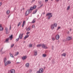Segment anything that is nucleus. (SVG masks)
<instances>
[{
	"instance_id": "47",
	"label": "nucleus",
	"mask_w": 73,
	"mask_h": 73,
	"mask_svg": "<svg viewBox=\"0 0 73 73\" xmlns=\"http://www.w3.org/2000/svg\"><path fill=\"white\" fill-rule=\"evenodd\" d=\"M2 5V3L0 2V6H1Z\"/></svg>"
},
{
	"instance_id": "50",
	"label": "nucleus",
	"mask_w": 73,
	"mask_h": 73,
	"mask_svg": "<svg viewBox=\"0 0 73 73\" xmlns=\"http://www.w3.org/2000/svg\"><path fill=\"white\" fill-rule=\"evenodd\" d=\"M11 16V15H9L8 17V18H9V17H10Z\"/></svg>"
},
{
	"instance_id": "7",
	"label": "nucleus",
	"mask_w": 73,
	"mask_h": 73,
	"mask_svg": "<svg viewBox=\"0 0 73 73\" xmlns=\"http://www.w3.org/2000/svg\"><path fill=\"white\" fill-rule=\"evenodd\" d=\"M55 38L56 40H58V39L60 38V36H59V35H56L55 36Z\"/></svg>"
},
{
	"instance_id": "23",
	"label": "nucleus",
	"mask_w": 73,
	"mask_h": 73,
	"mask_svg": "<svg viewBox=\"0 0 73 73\" xmlns=\"http://www.w3.org/2000/svg\"><path fill=\"white\" fill-rule=\"evenodd\" d=\"M29 37V35H25V36L24 39V40H26V39L27 38H28Z\"/></svg>"
},
{
	"instance_id": "25",
	"label": "nucleus",
	"mask_w": 73,
	"mask_h": 73,
	"mask_svg": "<svg viewBox=\"0 0 73 73\" xmlns=\"http://www.w3.org/2000/svg\"><path fill=\"white\" fill-rule=\"evenodd\" d=\"M37 47H38V48H39V47H40V46H41V44H38L36 46Z\"/></svg>"
},
{
	"instance_id": "6",
	"label": "nucleus",
	"mask_w": 73,
	"mask_h": 73,
	"mask_svg": "<svg viewBox=\"0 0 73 73\" xmlns=\"http://www.w3.org/2000/svg\"><path fill=\"white\" fill-rule=\"evenodd\" d=\"M10 73H15V70L14 69H12L10 70Z\"/></svg>"
},
{
	"instance_id": "20",
	"label": "nucleus",
	"mask_w": 73,
	"mask_h": 73,
	"mask_svg": "<svg viewBox=\"0 0 73 73\" xmlns=\"http://www.w3.org/2000/svg\"><path fill=\"white\" fill-rule=\"evenodd\" d=\"M7 58H5L3 59V61L5 64V63H6V61H7Z\"/></svg>"
},
{
	"instance_id": "58",
	"label": "nucleus",
	"mask_w": 73,
	"mask_h": 73,
	"mask_svg": "<svg viewBox=\"0 0 73 73\" xmlns=\"http://www.w3.org/2000/svg\"><path fill=\"white\" fill-rule=\"evenodd\" d=\"M3 53L2 52V54H3Z\"/></svg>"
},
{
	"instance_id": "24",
	"label": "nucleus",
	"mask_w": 73,
	"mask_h": 73,
	"mask_svg": "<svg viewBox=\"0 0 73 73\" xmlns=\"http://www.w3.org/2000/svg\"><path fill=\"white\" fill-rule=\"evenodd\" d=\"M26 30L27 31H30V30H31V27L30 26Z\"/></svg>"
},
{
	"instance_id": "31",
	"label": "nucleus",
	"mask_w": 73,
	"mask_h": 73,
	"mask_svg": "<svg viewBox=\"0 0 73 73\" xmlns=\"http://www.w3.org/2000/svg\"><path fill=\"white\" fill-rule=\"evenodd\" d=\"M54 27H57V24L56 23H55L54 24Z\"/></svg>"
},
{
	"instance_id": "57",
	"label": "nucleus",
	"mask_w": 73,
	"mask_h": 73,
	"mask_svg": "<svg viewBox=\"0 0 73 73\" xmlns=\"http://www.w3.org/2000/svg\"><path fill=\"white\" fill-rule=\"evenodd\" d=\"M53 0H51V1H53Z\"/></svg>"
},
{
	"instance_id": "14",
	"label": "nucleus",
	"mask_w": 73,
	"mask_h": 73,
	"mask_svg": "<svg viewBox=\"0 0 73 73\" xmlns=\"http://www.w3.org/2000/svg\"><path fill=\"white\" fill-rule=\"evenodd\" d=\"M8 38V39H9V38H10V40H12V39L13 38V35H11Z\"/></svg>"
},
{
	"instance_id": "2",
	"label": "nucleus",
	"mask_w": 73,
	"mask_h": 73,
	"mask_svg": "<svg viewBox=\"0 0 73 73\" xmlns=\"http://www.w3.org/2000/svg\"><path fill=\"white\" fill-rule=\"evenodd\" d=\"M5 30L6 31L5 33L7 35H8L9 33V29L7 27H5Z\"/></svg>"
},
{
	"instance_id": "36",
	"label": "nucleus",
	"mask_w": 73,
	"mask_h": 73,
	"mask_svg": "<svg viewBox=\"0 0 73 73\" xmlns=\"http://www.w3.org/2000/svg\"><path fill=\"white\" fill-rule=\"evenodd\" d=\"M21 25V23L20 22H19L18 23V27H19L20 25Z\"/></svg>"
},
{
	"instance_id": "1",
	"label": "nucleus",
	"mask_w": 73,
	"mask_h": 73,
	"mask_svg": "<svg viewBox=\"0 0 73 73\" xmlns=\"http://www.w3.org/2000/svg\"><path fill=\"white\" fill-rule=\"evenodd\" d=\"M52 15V14L51 13H48L46 15V16H48V20H49V19H50V17H52V15Z\"/></svg>"
},
{
	"instance_id": "63",
	"label": "nucleus",
	"mask_w": 73,
	"mask_h": 73,
	"mask_svg": "<svg viewBox=\"0 0 73 73\" xmlns=\"http://www.w3.org/2000/svg\"><path fill=\"white\" fill-rule=\"evenodd\" d=\"M63 51H64V50H63Z\"/></svg>"
},
{
	"instance_id": "43",
	"label": "nucleus",
	"mask_w": 73,
	"mask_h": 73,
	"mask_svg": "<svg viewBox=\"0 0 73 73\" xmlns=\"http://www.w3.org/2000/svg\"><path fill=\"white\" fill-rule=\"evenodd\" d=\"M35 1V0H32V1H31V3H32L33 2H34V1Z\"/></svg>"
},
{
	"instance_id": "42",
	"label": "nucleus",
	"mask_w": 73,
	"mask_h": 73,
	"mask_svg": "<svg viewBox=\"0 0 73 73\" xmlns=\"http://www.w3.org/2000/svg\"><path fill=\"white\" fill-rule=\"evenodd\" d=\"M3 48H2L1 50V52L3 51Z\"/></svg>"
},
{
	"instance_id": "40",
	"label": "nucleus",
	"mask_w": 73,
	"mask_h": 73,
	"mask_svg": "<svg viewBox=\"0 0 73 73\" xmlns=\"http://www.w3.org/2000/svg\"><path fill=\"white\" fill-rule=\"evenodd\" d=\"M25 21H23V24L25 25Z\"/></svg>"
},
{
	"instance_id": "18",
	"label": "nucleus",
	"mask_w": 73,
	"mask_h": 73,
	"mask_svg": "<svg viewBox=\"0 0 73 73\" xmlns=\"http://www.w3.org/2000/svg\"><path fill=\"white\" fill-rule=\"evenodd\" d=\"M3 27H2V26H1V24L0 25V31H3Z\"/></svg>"
},
{
	"instance_id": "21",
	"label": "nucleus",
	"mask_w": 73,
	"mask_h": 73,
	"mask_svg": "<svg viewBox=\"0 0 73 73\" xmlns=\"http://www.w3.org/2000/svg\"><path fill=\"white\" fill-rule=\"evenodd\" d=\"M9 13H10V11L9 10H7L6 11V14L7 15H9Z\"/></svg>"
},
{
	"instance_id": "49",
	"label": "nucleus",
	"mask_w": 73,
	"mask_h": 73,
	"mask_svg": "<svg viewBox=\"0 0 73 73\" xmlns=\"http://www.w3.org/2000/svg\"><path fill=\"white\" fill-rule=\"evenodd\" d=\"M11 26L10 25V29H9V30H11Z\"/></svg>"
},
{
	"instance_id": "53",
	"label": "nucleus",
	"mask_w": 73,
	"mask_h": 73,
	"mask_svg": "<svg viewBox=\"0 0 73 73\" xmlns=\"http://www.w3.org/2000/svg\"><path fill=\"white\" fill-rule=\"evenodd\" d=\"M16 64H20V62H17L16 63Z\"/></svg>"
},
{
	"instance_id": "59",
	"label": "nucleus",
	"mask_w": 73,
	"mask_h": 73,
	"mask_svg": "<svg viewBox=\"0 0 73 73\" xmlns=\"http://www.w3.org/2000/svg\"><path fill=\"white\" fill-rule=\"evenodd\" d=\"M31 72H32V70H31Z\"/></svg>"
},
{
	"instance_id": "56",
	"label": "nucleus",
	"mask_w": 73,
	"mask_h": 73,
	"mask_svg": "<svg viewBox=\"0 0 73 73\" xmlns=\"http://www.w3.org/2000/svg\"><path fill=\"white\" fill-rule=\"evenodd\" d=\"M15 9V10H16V8H15V9Z\"/></svg>"
},
{
	"instance_id": "16",
	"label": "nucleus",
	"mask_w": 73,
	"mask_h": 73,
	"mask_svg": "<svg viewBox=\"0 0 73 73\" xmlns=\"http://www.w3.org/2000/svg\"><path fill=\"white\" fill-rule=\"evenodd\" d=\"M25 66L27 68H29V63H27L26 64Z\"/></svg>"
},
{
	"instance_id": "10",
	"label": "nucleus",
	"mask_w": 73,
	"mask_h": 73,
	"mask_svg": "<svg viewBox=\"0 0 73 73\" xmlns=\"http://www.w3.org/2000/svg\"><path fill=\"white\" fill-rule=\"evenodd\" d=\"M39 71L40 73H43L44 72V69L41 68L39 69Z\"/></svg>"
},
{
	"instance_id": "33",
	"label": "nucleus",
	"mask_w": 73,
	"mask_h": 73,
	"mask_svg": "<svg viewBox=\"0 0 73 73\" xmlns=\"http://www.w3.org/2000/svg\"><path fill=\"white\" fill-rule=\"evenodd\" d=\"M29 46L30 47V48H31V47H32V44H29Z\"/></svg>"
},
{
	"instance_id": "62",
	"label": "nucleus",
	"mask_w": 73,
	"mask_h": 73,
	"mask_svg": "<svg viewBox=\"0 0 73 73\" xmlns=\"http://www.w3.org/2000/svg\"><path fill=\"white\" fill-rule=\"evenodd\" d=\"M68 33H69V31L68 32Z\"/></svg>"
},
{
	"instance_id": "61",
	"label": "nucleus",
	"mask_w": 73,
	"mask_h": 73,
	"mask_svg": "<svg viewBox=\"0 0 73 73\" xmlns=\"http://www.w3.org/2000/svg\"><path fill=\"white\" fill-rule=\"evenodd\" d=\"M1 64V63L0 62V65Z\"/></svg>"
},
{
	"instance_id": "9",
	"label": "nucleus",
	"mask_w": 73,
	"mask_h": 73,
	"mask_svg": "<svg viewBox=\"0 0 73 73\" xmlns=\"http://www.w3.org/2000/svg\"><path fill=\"white\" fill-rule=\"evenodd\" d=\"M66 39L67 40H72V36H68L66 38Z\"/></svg>"
},
{
	"instance_id": "3",
	"label": "nucleus",
	"mask_w": 73,
	"mask_h": 73,
	"mask_svg": "<svg viewBox=\"0 0 73 73\" xmlns=\"http://www.w3.org/2000/svg\"><path fill=\"white\" fill-rule=\"evenodd\" d=\"M41 46L43 49H48V47L47 46H45L44 44H41Z\"/></svg>"
},
{
	"instance_id": "28",
	"label": "nucleus",
	"mask_w": 73,
	"mask_h": 73,
	"mask_svg": "<svg viewBox=\"0 0 73 73\" xmlns=\"http://www.w3.org/2000/svg\"><path fill=\"white\" fill-rule=\"evenodd\" d=\"M42 56L43 57H46V54H44L42 55Z\"/></svg>"
},
{
	"instance_id": "55",
	"label": "nucleus",
	"mask_w": 73,
	"mask_h": 73,
	"mask_svg": "<svg viewBox=\"0 0 73 73\" xmlns=\"http://www.w3.org/2000/svg\"><path fill=\"white\" fill-rule=\"evenodd\" d=\"M44 69H45V67H44Z\"/></svg>"
},
{
	"instance_id": "54",
	"label": "nucleus",
	"mask_w": 73,
	"mask_h": 73,
	"mask_svg": "<svg viewBox=\"0 0 73 73\" xmlns=\"http://www.w3.org/2000/svg\"><path fill=\"white\" fill-rule=\"evenodd\" d=\"M42 5H41L40 7H42Z\"/></svg>"
},
{
	"instance_id": "46",
	"label": "nucleus",
	"mask_w": 73,
	"mask_h": 73,
	"mask_svg": "<svg viewBox=\"0 0 73 73\" xmlns=\"http://www.w3.org/2000/svg\"><path fill=\"white\" fill-rule=\"evenodd\" d=\"M48 1V0H45V2H46V3H47Z\"/></svg>"
},
{
	"instance_id": "52",
	"label": "nucleus",
	"mask_w": 73,
	"mask_h": 73,
	"mask_svg": "<svg viewBox=\"0 0 73 73\" xmlns=\"http://www.w3.org/2000/svg\"><path fill=\"white\" fill-rule=\"evenodd\" d=\"M24 25V24H23L22 26V27H24V25Z\"/></svg>"
},
{
	"instance_id": "41",
	"label": "nucleus",
	"mask_w": 73,
	"mask_h": 73,
	"mask_svg": "<svg viewBox=\"0 0 73 73\" xmlns=\"http://www.w3.org/2000/svg\"><path fill=\"white\" fill-rule=\"evenodd\" d=\"M30 33V32H28L26 34L28 35H29Z\"/></svg>"
},
{
	"instance_id": "45",
	"label": "nucleus",
	"mask_w": 73,
	"mask_h": 73,
	"mask_svg": "<svg viewBox=\"0 0 73 73\" xmlns=\"http://www.w3.org/2000/svg\"><path fill=\"white\" fill-rule=\"evenodd\" d=\"M60 28H61V27H59L58 28V29H57V30H58V29H60Z\"/></svg>"
},
{
	"instance_id": "44",
	"label": "nucleus",
	"mask_w": 73,
	"mask_h": 73,
	"mask_svg": "<svg viewBox=\"0 0 73 73\" xmlns=\"http://www.w3.org/2000/svg\"><path fill=\"white\" fill-rule=\"evenodd\" d=\"M54 47V46H52V50H53V48Z\"/></svg>"
},
{
	"instance_id": "38",
	"label": "nucleus",
	"mask_w": 73,
	"mask_h": 73,
	"mask_svg": "<svg viewBox=\"0 0 73 73\" xmlns=\"http://www.w3.org/2000/svg\"><path fill=\"white\" fill-rule=\"evenodd\" d=\"M52 40L53 41H54L55 40V38L54 37H52Z\"/></svg>"
},
{
	"instance_id": "48",
	"label": "nucleus",
	"mask_w": 73,
	"mask_h": 73,
	"mask_svg": "<svg viewBox=\"0 0 73 73\" xmlns=\"http://www.w3.org/2000/svg\"><path fill=\"white\" fill-rule=\"evenodd\" d=\"M51 59H52V58H49V60H50V61Z\"/></svg>"
},
{
	"instance_id": "15",
	"label": "nucleus",
	"mask_w": 73,
	"mask_h": 73,
	"mask_svg": "<svg viewBox=\"0 0 73 73\" xmlns=\"http://www.w3.org/2000/svg\"><path fill=\"white\" fill-rule=\"evenodd\" d=\"M27 58V56H25L22 57V59L23 60H25Z\"/></svg>"
},
{
	"instance_id": "4",
	"label": "nucleus",
	"mask_w": 73,
	"mask_h": 73,
	"mask_svg": "<svg viewBox=\"0 0 73 73\" xmlns=\"http://www.w3.org/2000/svg\"><path fill=\"white\" fill-rule=\"evenodd\" d=\"M11 63V62L9 61H7V62L5 63V66H7V65H9V64H10Z\"/></svg>"
},
{
	"instance_id": "26",
	"label": "nucleus",
	"mask_w": 73,
	"mask_h": 73,
	"mask_svg": "<svg viewBox=\"0 0 73 73\" xmlns=\"http://www.w3.org/2000/svg\"><path fill=\"white\" fill-rule=\"evenodd\" d=\"M35 22H36V19H34L32 22V23H35Z\"/></svg>"
},
{
	"instance_id": "35",
	"label": "nucleus",
	"mask_w": 73,
	"mask_h": 73,
	"mask_svg": "<svg viewBox=\"0 0 73 73\" xmlns=\"http://www.w3.org/2000/svg\"><path fill=\"white\" fill-rule=\"evenodd\" d=\"M69 9H70V6H68V7H67V10H69Z\"/></svg>"
},
{
	"instance_id": "17",
	"label": "nucleus",
	"mask_w": 73,
	"mask_h": 73,
	"mask_svg": "<svg viewBox=\"0 0 73 73\" xmlns=\"http://www.w3.org/2000/svg\"><path fill=\"white\" fill-rule=\"evenodd\" d=\"M37 11H38L37 9H36L34 11L33 13V14H35V13H36L37 12Z\"/></svg>"
},
{
	"instance_id": "60",
	"label": "nucleus",
	"mask_w": 73,
	"mask_h": 73,
	"mask_svg": "<svg viewBox=\"0 0 73 73\" xmlns=\"http://www.w3.org/2000/svg\"><path fill=\"white\" fill-rule=\"evenodd\" d=\"M23 42H25V41Z\"/></svg>"
},
{
	"instance_id": "32",
	"label": "nucleus",
	"mask_w": 73,
	"mask_h": 73,
	"mask_svg": "<svg viewBox=\"0 0 73 73\" xmlns=\"http://www.w3.org/2000/svg\"><path fill=\"white\" fill-rule=\"evenodd\" d=\"M9 41V39H7L4 42H7V41Z\"/></svg>"
},
{
	"instance_id": "34",
	"label": "nucleus",
	"mask_w": 73,
	"mask_h": 73,
	"mask_svg": "<svg viewBox=\"0 0 73 73\" xmlns=\"http://www.w3.org/2000/svg\"><path fill=\"white\" fill-rule=\"evenodd\" d=\"M14 45H15L14 44H12L11 46V48H13V46H14Z\"/></svg>"
},
{
	"instance_id": "37",
	"label": "nucleus",
	"mask_w": 73,
	"mask_h": 73,
	"mask_svg": "<svg viewBox=\"0 0 73 73\" xmlns=\"http://www.w3.org/2000/svg\"><path fill=\"white\" fill-rule=\"evenodd\" d=\"M32 28H35V25H32Z\"/></svg>"
},
{
	"instance_id": "11",
	"label": "nucleus",
	"mask_w": 73,
	"mask_h": 73,
	"mask_svg": "<svg viewBox=\"0 0 73 73\" xmlns=\"http://www.w3.org/2000/svg\"><path fill=\"white\" fill-rule=\"evenodd\" d=\"M51 29L52 30H53L54 29V26L53 24H52L51 25Z\"/></svg>"
},
{
	"instance_id": "30",
	"label": "nucleus",
	"mask_w": 73,
	"mask_h": 73,
	"mask_svg": "<svg viewBox=\"0 0 73 73\" xmlns=\"http://www.w3.org/2000/svg\"><path fill=\"white\" fill-rule=\"evenodd\" d=\"M19 54V52H17L15 54V55H14V56H17V55H18V54Z\"/></svg>"
},
{
	"instance_id": "5",
	"label": "nucleus",
	"mask_w": 73,
	"mask_h": 73,
	"mask_svg": "<svg viewBox=\"0 0 73 73\" xmlns=\"http://www.w3.org/2000/svg\"><path fill=\"white\" fill-rule=\"evenodd\" d=\"M34 56H37V51L36 50L34 51Z\"/></svg>"
},
{
	"instance_id": "12",
	"label": "nucleus",
	"mask_w": 73,
	"mask_h": 73,
	"mask_svg": "<svg viewBox=\"0 0 73 73\" xmlns=\"http://www.w3.org/2000/svg\"><path fill=\"white\" fill-rule=\"evenodd\" d=\"M20 36H21V34H20L18 38H17L16 39V42H17V41H18L19 40V39L20 38Z\"/></svg>"
},
{
	"instance_id": "39",
	"label": "nucleus",
	"mask_w": 73,
	"mask_h": 73,
	"mask_svg": "<svg viewBox=\"0 0 73 73\" xmlns=\"http://www.w3.org/2000/svg\"><path fill=\"white\" fill-rule=\"evenodd\" d=\"M36 73H41L39 70L36 72Z\"/></svg>"
},
{
	"instance_id": "22",
	"label": "nucleus",
	"mask_w": 73,
	"mask_h": 73,
	"mask_svg": "<svg viewBox=\"0 0 73 73\" xmlns=\"http://www.w3.org/2000/svg\"><path fill=\"white\" fill-rule=\"evenodd\" d=\"M66 55V53H64L62 54L61 56H64V57H65Z\"/></svg>"
},
{
	"instance_id": "51",
	"label": "nucleus",
	"mask_w": 73,
	"mask_h": 73,
	"mask_svg": "<svg viewBox=\"0 0 73 73\" xmlns=\"http://www.w3.org/2000/svg\"><path fill=\"white\" fill-rule=\"evenodd\" d=\"M70 32H71V31H72V29H70Z\"/></svg>"
},
{
	"instance_id": "13",
	"label": "nucleus",
	"mask_w": 73,
	"mask_h": 73,
	"mask_svg": "<svg viewBox=\"0 0 73 73\" xmlns=\"http://www.w3.org/2000/svg\"><path fill=\"white\" fill-rule=\"evenodd\" d=\"M27 11H28L29 13H31V12H32V11H33V9L32 8H31L30 7V9L28 10Z\"/></svg>"
},
{
	"instance_id": "8",
	"label": "nucleus",
	"mask_w": 73,
	"mask_h": 73,
	"mask_svg": "<svg viewBox=\"0 0 73 73\" xmlns=\"http://www.w3.org/2000/svg\"><path fill=\"white\" fill-rule=\"evenodd\" d=\"M36 7H37V6H36V5H35L33 6V7H30V8H31L33 10L34 9H36Z\"/></svg>"
},
{
	"instance_id": "19",
	"label": "nucleus",
	"mask_w": 73,
	"mask_h": 73,
	"mask_svg": "<svg viewBox=\"0 0 73 73\" xmlns=\"http://www.w3.org/2000/svg\"><path fill=\"white\" fill-rule=\"evenodd\" d=\"M28 11H27L25 13V16H27L28 15L29 13Z\"/></svg>"
},
{
	"instance_id": "27",
	"label": "nucleus",
	"mask_w": 73,
	"mask_h": 73,
	"mask_svg": "<svg viewBox=\"0 0 73 73\" xmlns=\"http://www.w3.org/2000/svg\"><path fill=\"white\" fill-rule=\"evenodd\" d=\"M10 55L11 57H12V58L14 57V56H13V55H12V54H11V53H10Z\"/></svg>"
},
{
	"instance_id": "29",
	"label": "nucleus",
	"mask_w": 73,
	"mask_h": 73,
	"mask_svg": "<svg viewBox=\"0 0 73 73\" xmlns=\"http://www.w3.org/2000/svg\"><path fill=\"white\" fill-rule=\"evenodd\" d=\"M23 35H24V34H22L21 35V36L20 38V39H22V38H23Z\"/></svg>"
}]
</instances>
